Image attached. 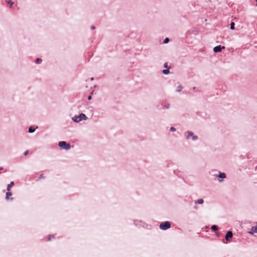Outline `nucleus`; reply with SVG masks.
<instances>
[{
    "mask_svg": "<svg viewBox=\"0 0 257 257\" xmlns=\"http://www.w3.org/2000/svg\"><path fill=\"white\" fill-rule=\"evenodd\" d=\"M59 146L61 148H63L66 150H68L70 149L71 146L69 144H67L64 141H61L59 143Z\"/></svg>",
    "mask_w": 257,
    "mask_h": 257,
    "instance_id": "1",
    "label": "nucleus"
},
{
    "mask_svg": "<svg viewBox=\"0 0 257 257\" xmlns=\"http://www.w3.org/2000/svg\"><path fill=\"white\" fill-rule=\"evenodd\" d=\"M171 227V224L169 221H165L161 223L160 228L162 230H166Z\"/></svg>",
    "mask_w": 257,
    "mask_h": 257,
    "instance_id": "2",
    "label": "nucleus"
},
{
    "mask_svg": "<svg viewBox=\"0 0 257 257\" xmlns=\"http://www.w3.org/2000/svg\"><path fill=\"white\" fill-rule=\"evenodd\" d=\"M190 137H192V140L195 141L197 139V136H194L193 135V133L191 132H188V136L187 137V139H189Z\"/></svg>",
    "mask_w": 257,
    "mask_h": 257,
    "instance_id": "3",
    "label": "nucleus"
},
{
    "mask_svg": "<svg viewBox=\"0 0 257 257\" xmlns=\"http://www.w3.org/2000/svg\"><path fill=\"white\" fill-rule=\"evenodd\" d=\"M225 49V47L223 46V47H221L220 45L219 46H216L214 48H213V51L215 52H221L222 49Z\"/></svg>",
    "mask_w": 257,
    "mask_h": 257,
    "instance_id": "4",
    "label": "nucleus"
},
{
    "mask_svg": "<svg viewBox=\"0 0 257 257\" xmlns=\"http://www.w3.org/2000/svg\"><path fill=\"white\" fill-rule=\"evenodd\" d=\"M232 235H233V234H232V233L231 231H227V232L225 235V239L227 241L229 240V239L232 238Z\"/></svg>",
    "mask_w": 257,
    "mask_h": 257,
    "instance_id": "5",
    "label": "nucleus"
},
{
    "mask_svg": "<svg viewBox=\"0 0 257 257\" xmlns=\"http://www.w3.org/2000/svg\"><path fill=\"white\" fill-rule=\"evenodd\" d=\"M250 233L252 234L253 233H257V225L252 227Z\"/></svg>",
    "mask_w": 257,
    "mask_h": 257,
    "instance_id": "6",
    "label": "nucleus"
},
{
    "mask_svg": "<svg viewBox=\"0 0 257 257\" xmlns=\"http://www.w3.org/2000/svg\"><path fill=\"white\" fill-rule=\"evenodd\" d=\"M14 182H11V183H10V184H9L8 185V186H7V190H8V191H10V189H11V187H12V186H14Z\"/></svg>",
    "mask_w": 257,
    "mask_h": 257,
    "instance_id": "7",
    "label": "nucleus"
},
{
    "mask_svg": "<svg viewBox=\"0 0 257 257\" xmlns=\"http://www.w3.org/2000/svg\"><path fill=\"white\" fill-rule=\"evenodd\" d=\"M79 117H80V118H81V120L82 119L85 120L87 118V117L86 116V115L83 113L80 114L79 115Z\"/></svg>",
    "mask_w": 257,
    "mask_h": 257,
    "instance_id": "8",
    "label": "nucleus"
},
{
    "mask_svg": "<svg viewBox=\"0 0 257 257\" xmlns=\"http://www.w3.org/2000/svg\"><path fill=\"white\" fill-rule=\"evenodd\" d=\"M73 120L75 121V122H79L81 120V118H80V117L79 116H75L73 118Z\"/></svg>",
    "mask_w": 257,
    "mask_h": 257,
    "instance_id": "9",
    "label": "nucleus"
},
{
    "mask_svg": "<svg viewBox=\"0 0 257 257\" xmlns=\"http://www.w3.org/2000/svg\"><path fill=\"white\" fill-rule=\"evenodd\" d=\"M12 193H11L10 191H8V192L6 194V199L8 200L10 198V197L12 196Z\"/></svg>",
    "mask_w": 257,
    "mask_h": 257,
    "instance_id": "10",
    "label": "nucleus"
},
{
    "mask_svg": "<svg viewBox=\"0 0 257 257\" xmlns=\"http://www.w3.org/2000/svg\"><path fill=\"white\" fill-rule=\"evenodd\" d=\"M219 177L220 178H225L226 177V175L224 173H220Z\"/></svg>",
    "mask_w": 257,
    "mask_h": 257,
    "instance_id": "11",
    "label": "nucleus"
},
{
    "mask_svg": "<svg viewBox=\"0 0 257 257\" xmlns=\"http://www.w3.org/2000/svg\"><path fill=\"white\" fill-rule=\"evenodd\" d=\"M35 131V128H34L33 126H31L29 128V132L30 133L34 132Z\"/></svg>",
    "mask_w": 257,
    "mask_h": 257,
    "instance_id": "12",
    "label": "nucleus"
},
{
    "mask_svg": "<svg viewBox=\"0 0 257 257\" xmlns=\"http://www.w3.org/2000/svg\"><path fill=\"white\" fill-rule=\"evenodd\" d=\"M211 229L213 231H216L218 229V227L216 225H213L211 226Z\"/></svg>",
    "mask_w": 257,
    "mask_h": 257,
    "instance_id": "13",
    "label": "nucleus"
},
{
    "mask_svg": "<svg viewBox=\"0 0 257 257\" xmlns=\"http://www.w3.org/2000/svg\"><path fill=\"white\" fill-rule=\"evenodd\" d=\"M234 26H235V24H234V23L232 22V23L230 24V29H231V30H234Z\"/></svg>",
    "mask_w": 257,
    "mask_h": 257,
    "instance_id": "14",
    "label": "nucleus"
},
{
    "mask_svg": "<svg viewBox=\"0 0 257 257\" xmlns=\"http://www.w3.org/2000/svg\"><path fill=\"white\" fill-rule=\"evenodd\" d=\"M197 202L198 204H203L204 202V200L202 199H199L197 201Z\"/></svg>",
    "mask_w": 257,
    "mask_h": 257,
    "instance_id": "15",
    "label": "nucleus"
},
{
    "mask_svg": "<svg viewBox=\"0 0 257 257\" xmlns=\"http://www.w3.org/2000/svg\"><path fill=\"white\" fill-rule=\"evenodd\" d=\"M163 73L165 74H168L169 73V70L168 69H164L163 70Z\"/></svg>",
    "mask_w": 257,
    "mask_h": 257,
    "instance_id": "16",
    "label": "nucleus"
},
{
    "mask_svg": "<svg viewBox=\"0 0 257 257\" xmlns=\"http://www.w3.org/2000/svg\"><path fill=\"white\" fill-rule=\"evenodd\" d=\"M42 62V59H40V58H37L36 60V63H40L41 62Z\"/></svg>",
    "mask_w": 257,
    "mask_h": 257,
    "instance_id": "17",
    "label": "nucleus"
},
{
    "mask_svg": "<svg viewBox=\"0 0 257 257\" xmlns=\"http://www.w3.org/2000/svg\"><path fill=\"white\" fill-rule=\"evenodd\" d=\"M51 237L54 238V236L53 235H49V236L48 237V238H47V240L48 241L51 240Z\"/></svg>",
    "mask_w": 257,
    "mask_h": 257,
    "instance_id": "18",
    "label": "nucleus"
},
{
    "mask_svg": "<svg viewBox=\"0 0 257 257\" xmlns=\"http://www.w3.org/2000/svg\"><path fill=\"white\" fill-rule=\"evenodd\" d=\"M169 41V38H166L164 40V43L166 44V43H167Z\"/></svg>",
    "mask_w": 257,
    "mask_h": 257,
    "instance_id": "19",
    "label": "nucleus"
},
{
    "mask_svg": "<svg viewBox=\"0 0 257 257\" xmlns=\"http://www.w3.org/2000/svg\"><path fill=\"white\" fill-rule=\"evenodd\" d=\"M170 130L172 132H175L176 131V128L174 127H171Z\"/></svg>",
    "mask_w": 257,
    "mask_h": 257,
    "instance_id": "20",
    "label": "nucleus"
},
{
    "mask_svg": "<svg viewBox=\"0 0 257 257\" xmlns=\"http://www.w3.org/2000/svg\"><path fill=\"white\" fill-rule=\"evenodd\" d=\"M28 153H29V151H28V150H27V151H26L24 152V155L25 156H26V155H27L28 154Z\"/></svg>",
    "mask_w": 257,
    "mask_h": 257,
    "instance_id": "21",
    "label": "nucleus"
},
{
    "mask_svg": "<svg viewBox=\"0 0 257 257\" xmlns=\"http://www.w3.org/2000/svg\"><path fill=\"white\" fill-rule=\"evenodd\" d=\"M164 67H165V68H168V63H165L164 64Z\"/></svg>",
    "mask_w": 257,
    "mask_h": 257,
    "instance_id": "22",
    "label": "nucleus"
},
{
    "mask_svg": "<svg viewBox=\"0 0 257 257\" xmlns=\"http://www.w3.org/2000/svg\"><path fill=\"white\" fill-rule=\"evenodd\" d=\"M8 3L9 4H11L10 5V7L12 6L13 5V3H11L10 1H9L8 2Z\"/></svg>",
    "mask_w": 257,
    "mask_h": 257,
    "instance_id": "23",
    "label": "nucleus"
},
{
    "mask_svg": "<svg viewBox=\"0 0 257 257\" xmlns=\"http://www.w3.org/2000/svg\"><path fill=\"white\" fill-rule=\"evenodd\" d=\"M91 29L92 30H94L95 29V27L94 26H92L91 27Z\"/></svg>",
    "mask_w": 257,
    "mask_h": 257,
    "instance_id": "24",
    "label": "nucleus"
},
{
    "mask_svg": "<svg viewBox=\"0 0 257 257\" xmlns=\"http://www.w3.org/2000/svg\"><path fill=\"white\" fill-rule=\"evenodd\" d=\"M91 98H92V97H91V96H90H90H89L88 97V100H91Z\"/></svg>",
    "mask_w": 257,
    "mask_h": 257,
    "instance_id": "25",
    "label": "nucleus"
},
{
    "mask_svg": "<svg viewBox=\"0 0 257 257\" xmlns=\"http://www.w3.org/2000/svg\"><path fill=\"white\" fill-rule=\"evenodd\" d=\"M179 88H180V89L178 90V91H180V90L182 89V87L181 86H179Z\"/></svg>",
    "mask_w": 257,
    "mask_h": 257,
    "instance_id": "26",
    "label": "nucleus"
},
{
    "mask_svg": "<svg viewBox=\"0 0 257 257\" xmlns=\"http://www.w3.org/2000/svg\"><path fill=\"white\" fill-rule=\"evenodd\" d=\"M43 178V175H41L40 176V178Z\"/></svg>",
    "mask_w": 257,
    "mask_h": 257,
    "instance_id": "27",
    "label": "nucleus"
},
{
    "mask_svg": "<svg viewBox=\"0 0 257 257\" xmlns=\"http://www.w3.org/2000/svg\"><path fill=\"white\" fill-rule=\"evenodd\" d=\"M3 168L2 167H0V170H3Z\"/></svg>",
    "mask_w": 257,
    "mask_h": 257,
    "instance_id": "28",
    "label": "nucleus"
}]
</instances>
